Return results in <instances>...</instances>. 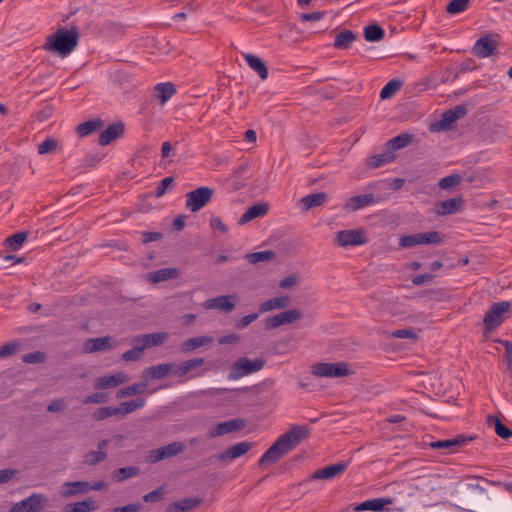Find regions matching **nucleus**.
<instances>
[{"label": "nucleus", "mask_w": 512, "mask_h": 512, "mask_svg": "<svg viewBox=\"0 0 512 512\" xmlns=\"http://www.w3.org/2000/svg\"><path fill=\"white\" fill-rule=\"evenodd\" d=\"M18 471L12 468H6L0 470V485L10 482L15 478Z\"/></svg>", "instance_id": "0e129e2a"}, {"label": "nucleus", "mask_w": 512, "mask_h": 512, "mask_svg": "<svg viewBox=\"0 0 512 512\" xmlns=\"http://www.w3.org/2000/svg\"><path fill=\"white\" fill-rule=\"evenodd\" d=\"M125 126L122 122L109 125L99 136V144L106 146L124 134Z\"/></svg>", "instance_id": "aec40b11"}, {"label": "nucleus", "mask_w": 512, "mask_h": 512, "mask_svg": "<svg viewBox=\"0 0 512 512\" xmlns=\"http://www.w3.org/2000/svg\"><path fill=\"white\" fill-rule=\"evenodd\" d=\"M494 342L504 346L507 369L512 372V342L502 339H495Z\"/></svg>", "instance_id": "13d9d810"}, {"label": "nucleus", "mask_w": 512, "mask_h": 512, "mask_svg": "<svg viewBox=\"0 0 512 512\" xmlns=\"http://www.w3.org/2000/svg\"><path fill=\"white\" fill-rule=\"evenodd\" d=\"M165 490L163 487H159L143 496V500L147 503H156L163 499Z\"/></svg>", "instance_id": "052dcab7"}, {"label": "nucleus", "mask_w": 512, "mask_h": 512, "mask_svg": "<svg viewBox=\"0 0 512 512\" xmlns=\"http://www.w3.org/2000/svg\"><path fill=\"white\" fill-rule=\"evenodd\" d=\"M275 256V252L272 250L259 251L246 255V259L251 264H257L259 262H265L271 260Z\"/></svg>", "instance_id": "8fccbe9b"}, {"label": "nucleus", "mask_w": 512, "mask_h": 512, "mask_svg": "<svg viewBox=\"0 0 512 512\" xmlns=\"http://www.w3.org/2000/svg\"><path fill=\"white\" fill-rule=\"evenodd\" d=\"M461 180H462V178L459 174H451V175H448V176L442 178L439 181L438 186L442 190H448L450 188H453V187L459 185L461 183Z\"/></svg>", "instance_id": "603ef678"}, {"label": "nucleus", "mask_w": 512, "mask_h": 512, "mask_svg": "<svg viewBox=\"0 0 512 512\" xmlns=\"http://www.w3.org/2000/svg\"><path fill=\"white\" fill-rule=\"evenodd\" d=\"M146 404V400L144 398H136L130 401H123L119 404L121 417H124L130 413L135 412L143 408Z\"/></svg>", "instance_id": "a19ab883"}, {"label": "nucleus", "mask_w": 512, "mask_h": 512, "mask_svg": "<svg viewBox=\"0 0 512 512\" xmlns=\"http://www.w3.org/2000/svg\"><path fill=\"white\" fill-rule=\"evenodd\" d=\"M396 158V155L387 149V151L381 153V154H377V155H374V156H371L367 159V166L370 168V169H376V168H379L385 164H388L392 161H394Z\"/></svg>", "instance_id": "e433bc0d"}, {"label": "nucleus", "mask_w": 512, "mask_h": 512, "mask_svg": "<svg viewBox=\"0 0 512 512\" xmlns=\"http://www.w3.org/2000/svg\"><path fill=\"white\" fill-rule=\"evenodd\" d=\"M78 40L79 32L77 28L60 27L47 37L43 48L60 57H66L76 48Z\"/></svg>", "instance_id": "f03ea898"}, {"label": "nucleus", "mask_w": 512, "mask_h": 512, "mask_svg": "<svg viewBox=\"0 0 512 512\" xmlns=\"http://www.w3.org/2000/svg\"><path fill=\"white\" fill-rule=\"evenodd\" d=\"M470 0H452L446 6V12L451 15H456L458 13L464 12L467 10Z\"/></svg>", "instance_id": "3c124183"}, {"label": "nucleus", "mask_w": 512, "mask_h": 512, "mask_svg": "<svg viewBox=\"0 0 512 512\" xmlns=\"http://www.w3.org/2000/svg\"><path fill=\"white\" fill-rule=\"evenodd\" d=\"M144 351V348L141 344H138L134 346L132 349L124 352L122 354V360L129 362V361H137L140 360L142 357V353Z\"/></svg>", "instance_id": "5fc2aeb1"}, {"label": "nucleus", "mask_w": 512, "mask_h": 512, "mask_svg": "<svg viewBox=\"0 0 512 512\" xmlns=\"http://www.w3.org/2000/svg\"><path fill=\"white\" fill-rule=\"evenodd\" d=\"M266 361L263 358L250 360L247 357L238 358L231 366L228 373L229 380H237L244 376L258 372L265 366Z\"/></svg>", "instance_id": "20e7f679"}, {"label": "nucleus", "mask_w": 512, "mask_h": 512, "mask_svg": "<svg viewBox=\"0 0 512 512\" xmlns=\"http://www.w3.org/2000/svg\"><path fill=\"white\" fill-rule=\"evenodd\" d=\"M214 195V189L210 187H199L186 194L185 207L190 212H197L206 206Z\"/></svg>", "instance_id": "423d86ee"}, {"label": "nucleus", "mask_w": 512, "mask_h": 512, "mask_svg": "<svg viewBox=\"0 0 512 512\" xmlns=\"http://www.w3.org/2000/svg\"><path fill=\"white\" fill-rule=\"evenodd\" d=\"M393 338L398 339H417L416 332L413 328L397 329L391 333Z\"/></svg>", "instance_id": "680f3d73"}, {"label": "nucleus", "mask_w": 512, "mask_h": 512, "mask_svg": "<svg viewBox=\"0 0 512 512\" xmlns=\"http://www.w3.org/2000/svg\"><path fill=\"white\" fill-rule=\"evenodd\" d=\"M403 82L400 79L390 80L380 91V98L385 100L393 97L402 87Z\"/></svg>", "instance_id": "a18cd8bd"}, {"label": "nucleus", "mask_w": 512, "mask_h": 512, "mask_svg": "<svg viewBox=\"0 0 512 512\" xmlns=\"http://www.w3.org/2000/svg\"><path fill=\"white\" fill-rule=\"evenodd\" d=\"M258 317H259L258 312L245 315L237 321L236 327L238 329H244V328L248 327L252 322H254Z\"/></svg>", "instance_id": "e2e57ef3"}, {"label": "nucleus", "mask_w": 512, "mask_h": 512, "mask_svg": "<svg viewBox=\"0 0 512 512\" xmlns=\"http://www.w3.org/2000/svg\"><path fill=\"white\" fill-rule=\"evenodd\" d=\"M243 56L248 66L259 75L260 79H267V66L259 57L249 53L243 54Z\"/></svg>", "instance_id": "f704fd0d"}, {"label": "nucleus", "mask_w": 512, "mask_h": 512, "mask_svg": "<svg viewBox=\"0 0 512 512\" xmlns=\"http://www.w3.org/2000/svg\"><path fill=\"white\" fill-rule=\"evenodd\" d=\"M237 296L233 295H222L211 299H208L204 303L206 309H218L224 312H230L235 308V300Z\"/></svg>", "instance_id": "2eb2a0df"}, {"label": "nucleus", "mask_w": 512, "mask_h": 512, "mask_svg": "<svg viewBox=\"0 0 512 512\" xmlns=\"http://www.w3.org/2000/svg\"><path fill=\"white\" fill-rule=\"evenodd\" d=\"M246 421L242 418H236L229 421L221 422L216 425L214 431L211 433L212 436H220L227 433L238 431L244 428Z\"/></svg>", "instance_id": "a878e982"}, {"label": "nucleus", "mask_w": 512, "mask_h": 512, "mask_svg": "<svg viewBox=\"0 0 512 512\" xmlns=\"http://www.w3.org/2000/svg\"><path fill=\"white\" fill-rule=\"evenodd\" d=\"M348 467L347 462H338L335 464L328 465L324 468L316 470L311 476V480L321 479V480H331L335 477L341 475L346 471Z\"/></svg>", "instance_id": "4468645a"}, {"label": "nucleus", "mask_w": 512, "mask_h": 512, "mask_svg": "<svg viewBox=\"0 0 512 512\" xmlns=\"http://www.w3.org/2000/svg\"><path fill=\"white\" fill-rule=\"evenodd\" d=\"M27 236H28L27 232H24V231L17 232L15 234L9 236L8 238H6L5 244L12 251H17L18 249H20L22 244L26 241Z\"/></svg>", "instance_id": "09e8293b"}, {"label": "nucleus", "mask_w": 512, "mask_h": 512, "mask_svg": "<svg viewBox=\"0 0 512 512\" xmlns=\"http://www.w3.org/2000/svg\"><path fill=\"white\" fill-rule=\"evenodd\" d=\"M155 91L158 93L161 103H165L176 93V88L171 82L158 83L155 86Z\"/></svg>", "instance_id": "37998d69"}, {"label": "nucleus", "mask_w": 512, "mask_h": 512, "mask_svg": "<svg viewBox=\"0 0 512 512\" xmlns=\"http://www.w3.org/2000/svg\"><path fill=\"white\" fill-rule=\"evenodd\" d=\"M302 315V311L297 308L282 311L276 315L266 317L264 319V328L266 330H274L280 326L294 323L302 318Z\"/></svg>", "instance_id": "1a4fd4ad"}, {"label": "nucleus", "mask_w": 512, "mask_h": 512, "mask_svg": "<svg viewBox=\"0 0 512 512\" xmlns=\"http://www.w3.org/2000/svg\"><path fill=\"white\" fill-rule=\"evenodd\" d=\"M203 364L204 358L202 357L188 359L177 365H173V374L177 377H184Z\"/></svg>", "instance_id": "cd10ccee"}, {"label": "nucleus", "mask_w": 512, "mask_h": 512, "mask_svg": "<svg viewBox=\"0 0 512 512\" xmlns=\"http://www.w3.org/2000/svg\"><path fill=\"white\" fill-rule=\"evenodd\" d=\"M312 373L318 377H345L349 374V365L346 362L316 363L312 366Z\"/></svg>", "instance_id": "6e6552de"}, {"label": "nucleus", "mask_w": 512, "mask_h": 512, "mask_svg": "<svg viewBox=\"0 0 512 512\" xmlns=\"http://www.w3.org/2000/svg\"><path fill=\"white\" fill-rule=\"evenodd\" d=\"M462 198H450L436 204L435 211L438 215H451L459 212L463 206Z\"/></svg>", "instance_id": "b1692460"}, {"label": "nucleus", "mask_w": 512, "mask_h": 512, "mask_svg": "<svg viewBox=\"0 0 512 512\" xmlns=\"http://www.w3.org/2000/svg\"><path fill=\"white\" fill-rule=\"evenodd\" d=\"M308 434L309 428L307 426H293L291 430L282 434L271 447L263 453L259 459V466L264 467L278 462L304 440Z\"/></svg>", "instance_id": "f257e3e1"}, {"label": "nucleus", "mask_w": 512, "mask_h": 512, "mask_svg": "<svg viewBox=\"0 0 512 512\" xmlns=\"http://www.w3.org/2000/svg\"><path fill=\"white\" fill-rule=\"evenodd\" d=\"M185 449V445L182 442H172L165 446L150 451L148 455V461L150 463H156L161 460L171 458L181 454Z\"/></svg>", "instance_id": "9b49d317"}, {"label": "nucleus", "mask_w": 512, "mask_h": 512, "mask_svg": "<svg viewBox=\"0 0 512 512\" xmlns=\"http://www.w3.org/2000/svg\"><path fill=\"white\" fill-rule=\"evenodd\" d=\"M377 203L373 193H365L362 195L352 196L347 199L345 209L350 211H357L366 206Z\"/></svg>", "instance_id": "5701e85b"}, {"label": "nucleus", "mask_w": 512, "mask_h": 512, "mask_svg": "<svg viewBox=\"0 0 512 512\" xmlns=\"http://www.w3.org/2000/svg\"><path fill=\"white\" fill-rule=\"evenodd\" d=\"M269 205L265 202L257 203L252 205L238 220L239 225H244L258 217H262L267 214Z\"/></svg>", "instance_id": "bb28decb"}, {"label": "nucleus", "mask_w": 512, "mask_h": 512, "mask_svg": "<svg viewBox=\"0 0 512 512\" xmlns=\"http://www.w3.org/2000/svg\"><path fill=\"white\" fill-rule=\"evenodd\" d=\"M108 457L107 453L104 451H90L84 456V462L88 465L94 466Z\"/></svg>", "instance_id": "864d4df0"}, {"label": "nucleus", "mask_w": 512, "mask_h": 512, "mask_svg": "<svg viewBox=\"0 0 512 512\" xmlns=\"http://www.w3.org/2000/svg\"><path fill=\"white\" fill-rule=\"evenodd\" d=\"M120 411L121 410H120L119 406H117V407H112V406L100 407L93 413V418L96 421H102V420H105V419H107L109 417H113V416L121 417Z\"/></svg>", "instance_id": "de8ad7c7"}, {"label": "nucleus", "mask_w": 512, "mask_h": 512, "mask_svg": "<svg viewBox=\"0 0 512 512\" xmlns=\"http://www.w3.org/2000/svg\"><path fill=\"white\" fill-rule=\"evenodd\" d=\"M49 504L45 494L32 493L21 501L14 503L8 512H44Z\"/></svg>", "instance_id": "39448f33"}, {"label": "nucleus", "mask_w": 512, "mask_h": 512, "mask_svg": "<svg viewBox=\"0 0 512 512\" xmlns=\"http://www.w3.org/2000/svg\"><path fill=\"white\" fill-rule=\"evenodd\" d=\"M168 339V334L165 332H156L151 334H143L135 338V342L141 344L144 350L149 347L159 346L164 344Z\"/></svg>", "instance_id": "393cba45"}, {"label": "nucleus", "mask_w": 512, "mask_h": 512, "mask_svg": "<svg viewBox=\"0 0 512 512\" xmlns=\"http://www.w3.org/2000/svg\"><path fill=\"white\" fill-rule=\"evenodd\" d=\"M140 473V469L136 466L122 467L113 472V479L116 482H122L128 478L137 476Z\"/></svg>", "instance_id": "49530a36"}, {"label": "nucleus", "mask_w": 512, "mask_h": 512, "mask_svg": "<svg viewBox=\"0 0 512 512\" xmlns=\"http://www.w3.org/2000/svg\"><path fill=\"white\" fill-rule=\"evenodd\" d=\"M58 142L54 138H46L42 143L38 145L39 154H48L56 151Z\"/></svg>", "instance_id": "6e6d98bb"}, {"label": "nucleus", "mask_w": 512, "mask_h": 512, "mask_svg": "<svg viewBox=\"0 0 512 512\" xmlns=\"http://www.w3.org/2000/svg\"><path fill=\"white\" fill-rule=\"evenodd\" d=\"M97 509V502L92 498H88L83 501L66 504L63 508V512H93Z\"/></svg>", "instance_id": "72a5a7b5"}, {"label": "nucleus", "mask_w": 512, "mask_h": 512, "mask_svg": "<svg viewBox=\"0 0 512 512\" xmlns=\"http://www.w3.org/2000/svg\"><path fill=\"white\" fill-rule=\"evenodd\" d=\"M355 39V33L350 30H342L335 37L334 47L338 49H348Z\"/></svg>", "instance_id": "58836bf2"}, {"label": "nucleus", "mask_w": 512, "mask_h": 512, "mask_svg": "<svg viewBox=\"0 0 512 512\" xmlns=\"http://www.w3.org/2000/svg\"><path fill=\"white\" fill-rule=\"evenodd\" d=\"M274 302L275 309H285L287 308L291 303V297L288 295H281L272 298Z\"/></svg>", "instance_id": "338daca9"}, {"label": "nucleus", "mask_w": 512, "mask_h": 512, "mask_svg": "<svg viewBox=\"0 0 512 512\" xmlns=\"http://www.w3.org/2000/svg\"><path fill=\"white\" fill-rule=\"evenodd\" d=\"M108 401V395L104 392H97L86 396L83 404H104Z\"/></svg>", "instance_id": "4d7b16f0"}, {"label": "nucleus", "mask_w": 512, "mask_h": 512, "mask_svg": "<svg viewBox=\"0 0 512 512\" xmlns=\"http://www.w3.org/2000/svg\"><path fill=\"white\" fill-rule=\"evenodd\" d=\"M251 448H252V444L250 442L243 441V442L237 443V444L229 447L225 451L219 453L217 455V459L220 461H223V462L228 461V460H233V459H236V458L246 454Z\"/></svg>", "instance_id": "6ab92c4d"}, {"label": "nucleus", "mask_w": 512, "mask_h": 512, "mask_svg": "<svg viewBox=\"0 0 512 512\" xmlns=\"http://www.w3.org/2000/svg\"><path fill=\"white\" fill-rule=\"evenodd\" d=\"M367 242L368 237L362 228L341 230L335 237V243L340 247L359 246Z\"/></svg>", "instance_id": "9d476101"}, {"label": "nucleus", "mask_w": 512, "mask_h": 512, "mask_svg": "<svg viewBox=\"0 0 512 512\" xmlns=\"http://www.w3.org/2000/svg\"><path fill=\"white\" fill-rule=\"evenodd\" d=\"M214 339L211 336L203 335L188 338L181 344V350L185 353L193 352L194 350L213 343Z\"/></svg>", "instance_id": "2f4dec72"}, {"label": "nucleus", "mask_w": 512, "mask_h": 512, "mask_svg": "<svg viewBox=\"0 0 512 512\" xmlns=\"http://www.w3.org/2000/svg\"><path fill=\"white\" fill-rule=\"evenodd\" d=\"M510 309L511 303L509 301L493 303L483 319L485 331L489 333L497 329L508 317Z\"/></svg>", "instance_id": "7ed1b4c3"}, {"label": "nucleus", "mask_w": 512, "mask_h": 512, "mask_svg": "<svg viewBox=\"0 0 512 512\" xmlns=\"http://www.w3.org/2000/svg\"><path fill=\"white\" fill-rule=\"evenodd\" d=\"M497 46V41L493 38V35L486 34L476 41L472 53L478 58H487L497 52Z\"/></svg>", "instance_id": "f8f14e48"}, {"label": "nucleus", "mask_w": 512, "mask_h": 512, "mask_svg": "<svg viewBox=\"0 0 512 512\" xmlns=\"http://www.w3.org/2000/svg\"><path fill=\"white\" fill-rule=\"evenodd\" d=\"M384 36L385 31L378 24L368 25L364 28V37L369 42L381 41Z\"/></svg>", "instance_id": "c03bdc74"}, {"label": "nucleus", "mask_w": 512, "mask_h": 512, "mask_svg": "<svg viewBox=\"0 0 512 512\" xmlns=\"http://www.w3.org/2000/svg\"><path fill=\"white\" fill-rule=\"evenodd\" d=\"M46 359L45 353L41 351H35L28 354L23 355L22 361L25 363L35 364V363H43Z\"/></svg>", "instance_id": "bf43d9fd"}, {"label": "nucleus", "mask_w": 512, "mask_h": 512, "mask_svg": "<svg viewBox=\"0 0 512 512\" xmlns=\"http://www.w3.org/2000/svg\"><path fill=\"white\" fill-rule=\"evenodd\" d=\"M466 114L467 108L464 105H457L443 113L441 120L438 122V125L442 130L450 129L455 121L461 119Z\"/></svg>", "instance_id": "dca6fc26"}, {"label": "nucleus", "mask_w": 512, "mask_h": 512, "mask_svg": "<svg viewBox=\"0 0 512 512\" xmlns=\"http://www.w3.org/2000/svg\"><path fill=\"white\" fill-rule=\"evenodd\" d=\"M103 127V121L100 119H93L89 121H85L83 123H80L76 127V131L79 136L84 137L92 134L93 132L99 130Z\"/></svg>", "instance_id": "ea45409f"}, {"label": "nucleus", "mask_w": 512, "mask_h": 512, "mask_svg": "<svg viewBox=\"0 0 512 512\" xmlns=\"http://www.w3.org/2000/svg\"><path fill=\"white\" fill-rule=\"evenodd\" d=\"M147 385L148 384L144 381V382L134 383L132 385L123 387L117 391L116 398L122 399V398H126V397H132V396L144 394L147 390Z\"/></svg>", "instance_id": "c9c22d12"}, {"label": "nucleus", "mask_w": 512, "mask_h": 512, "mask_svg": "<svg viewBox=\"0 0 512 512\" xmlns=\"http://www.w3.org/2000/svg\"><path fill=\"white\" fill-rule=\"evenodd\" d=\"M18 347H19V345L17 343H13V342H8V343L0 346V358L7 357V356L14 354L17 351Z\"/></svg>", "instance_id": "69168bd1"}, {"label": "nucleus", "mask_w": 512, "mask_h": 512, "mask_svg": "<svg viewBox=\"0 0 512 512\" xmlns=\"http://www.w3.org/2000/svg\"><path fill=\"white\" fill-rule=\"evenodd\" d=\"M179 276V270L177 268H162L156 271H152L147 275L148 281L151 283H159L171 279H176Z\"/></svg>", "instance_id": "473e14b6"}, {"label": "nucleus", "mask_w": 512, "mask_h": 512, "mask_svg": "<svg viewBox=\"0 0 512 512\" xmlns=\"http://www.w3.org/2000/svg\"><path fill=\"white\" fill-rule=\"evenodd\" d=\"M142 508L140 503H131L122 507H116L112 510V512H139Z\"/></svg>", "instance_id": "774afa93"}, {"label": "nucleus", "mask_w": 512, "mask_h": 512, "mask_svg": "<svg viewBox=\"0 0 512 512\" xmlns=\"http://www.w3.org/2000/svg\"><path fill=\"white\" fill-rule=\"evenodd\" d=\"M412 140H413V135L408 134V133H403V134H400V135L390 139L387 142L386 147L388 150H390L394 153L396 150H399V149H402V148H405L406 146H408L412 142Z\"/></svg>", "instance_id": "4c0bfd02"}, {"label": "nucleus", "mask_w": 512, "mask_h": 512, "mask_svg": "<svg viewBox=\"0 0 512 512\" xmlns=\"http://www.w3.org/2000/svg\"><path fill=\"white\" fill-rule=\"evenodd\" d=\"M442 241L443 235L440 232L431 231L413 235H403L399 238V246L402 248H411L416 245L440 244Z\"/></svg>", "instance_id": "0eeeda50"}, {"label": "nucleus", "mask_w": 512, "mask_h": 512, "mask_svg": "<svg viewBox=\"0 0 512 512\" xmlns=\"http://www.w3.org/2000/svg\"><path fill=\"white\" fill-rule=\"evenodd\" d=\"M328 200V194L326 192H319L309 194L300 199V204L304 211L310 210L315 207L324 205Z\"/></svg>", "instance_id": "7c9ffc66"}, {"label": "nucleus", "mask_w": 512, "mask_h": 512, "mask_svg": "<svg viewBox=\"0 0 512 512\" xmlns=\"http://www.w3.org/2000/svg\"><path fill=\"white\" fill-rule=\"evenodd\" d=\"M111 340L109 336L88 339L84 343V351L87 353L107 351L112 348Z\"/></svg>", "instance_id": "c85d7f7f"}, {"label": "nucleus", "mask_w": 512, "mask_h": 512, "mask_svg": "<svg viewBox=\"0 0 512 512\" xmlns=\"http://www.w3.org/2000/svg\"><path fill=\"white\" fill-rule=\"evenodd\" d=\"M474 437L459 434L452 439H444L439 441H433L429 444V447L435 450L446 449L449 452H455L459 448L465 446L467 443L472 441Z\"/></svg>", "instance_id": "ddd939ff"}, {"label": "nucleus", "mask_w": 512, "mask_h": 512, "mask_svg": "<svg viewBox=\"0 0 512 512\" xmlns=\"http://www.w3.org/2000/svg\"><path fill=\"white\" fill-rule=\"evenodd\" d=\"M89 492V482L87 481H68L61 486V495L64 498L77 496Z\"/></svg>", "instance_id": "4be33fe9"}, {"label": "nucleus", "mask_w": 512, "mask_h": 512, "mask_svg": "<svg viewBox=\"0 0 512 512\" xmlns=\"http://www.w3.org/2000/svg\"><path fill=\"white\" fill-rule=\"evenodd\" d=\"M128 375L123 372H118L113 375H104L96 379V389H107L117 387L128 381Z\"/></svg>", "instance_id": "a211bd4d"}, {"label": "nucleus", "mask_w": 512, "mask_h": 512, "mask_svg": "<svg viewBox=\"0 0 512 512\" xmlns=\"http://www.w3.org/2000/svg\"><path fill=\"white\" fill-rule=\"evenodd\" d=\"M169 373H173V364L162 363L145 368L142 372V378L148 384L149 381L162 379Z\"/></svg>", "instance_id": "f3484780"}, {"label": "nucleus", "mask_w": 512, "mask_h": 512, "mask_svg": "<svg viewBox=\"0 0 512 512\" xmlns=\"http://www.w3.org/2000/svg\"><path fill=\"white\" fill-rule=\"evenodd\" d=\"M388 504H392V499H390V498H375V499H370V500L364 501V502L354 506L353 510L358 511V512L367 511V510L380 512V511H383L385 505H388Z\"/></svg>", "instance_id": "c756f323"}, {"label": "nucleus", "mask_w": 512, "mask_h": 512, "mask_svg": "<svg viewBox=\"0 0 512 512\" xmlns=\"http://www.w3.org/2000/svg\"><path fill=\"white\" fill-rule=\"evenodd\" d=\"M488 423L494 426L495 433L502 439H509L512 437V431L509 427L504 425L497 416L489 415Z\"/></svg>", "instance_id": "79ce46f5"}, {"label": "nucleus", "mask_w": 512, "mask_h": 512, "mask_svg": "<svg viewBox=\"0 0 512 512\" xmlns=\"http://www.w3.org/2000/svg\"><path fill=\"white\" fill-rule=\"evenodd\" d=\"M202 503L200 497H189L175 501L168 505L166 512H189L195 510Z\"/></svg>", "instance_id": "412c9836"}]
</instances>
